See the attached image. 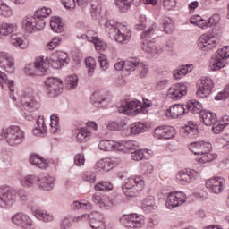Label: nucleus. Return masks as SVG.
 I'll return each instance as SVG.
<instances>
[{"label":"nucleus","mask_w":229,"mask_h":229,"mask_svg":"<svg viewBox=\"0 0 229 229\" xmlns=\"http://www.w3.org/2000/svg\"><path fill=\"white\" fill-rule=\"evenodd\" d=\"M23 72L25 76H30V77L38 76L34 64H27L23 68Z\"/></svg>","instance_id":"nucleus-60"},{"label":"nucleus","mask_w":229,"mask_h":229,"mask_svg":"<svg viewBox=\"0 0 229 229\" xmlns=\"http://www.w3.org/2000/svg\"><path fill=\"white\" fill-rule=\"evenodd\" d=\"M206 188L212 194H222L226 189V180L221 176L212 177L206 181Z\"/></svg>","instance_id":"nucleus-19"},{"label":"nucleus","mask_w":229,"mask_h":229,"mask_svg":"<svg viewBox=\"0 0 229 229\" xmlns=\"http://www.w3.org/2000/svg\"><path fill=\"white\" fill-rule=\"evenodd\" d=\"M32 135H34V137H39L40 139L47 135V125H46L44 116L40 115L38 117L36 125L32 129Z\"/></svg>","instance_id":"nucleus-35"},{"label":"nucleus","mask_w":229,"mask_h":229,"mask_svg":"<svg viewBox=\"0 0 229 229\" xmlns=\"http://www.w3.org/2000/svg\"><path fill=\"white\" fill-rule=\"evenodd\" d=\"M114 185L108 182H99L95 185V190L97 191H112Z\"/></svg>","instance_id":"nucleus-62"},{"label":"nucleus","mask_w":229,"mask_h":229,"mask_svg":"<svg viewBox=\"0 0 229 229\" xmlns=\"http://www.w3.org/2000/svg\"><path fill=\"white\" fill-rule=\"evenodd\" d=\"M16 180L21 187L23 189H31L35 183H37V180H38V176L36 174H26L23 173H20L16 175Z\"/></svg>","instance_id":"nucleus-28"},{"label":"nucleus","mask_w":229,"mask_h":229,"mask_svg":"<svg viewBox=\"0 0 229 229\" xmlns=\"http://www.w3.org/2000/svg\"><path fill=\"white\" fill-rule=\"evenodd\" d=\"M140 173L142 176H151L155 174V166L149 161L140 164Z\"/></svg>","instance_id":"nucleus-49"},{"label":"nucleus","mask_w":229,"mask_h":229,"mask_svg":"<svg viewBox=\"0 0 229 229\" xmlns=\"http://www.w3.org/2000/svg\"><path fill=\"white\" fill-rule=\"evenodd\" d=\"M85 65L88 78H92V76H94V72H96V59L93 57H87L85 59Z\"/></svg>","instance_id":"nucleus-51"},{"label":"nucleus","mask_w":229,"mask_h":229,"mask_svg":"<svg viewBox=\"0 0 229 229\" xmlns=\"http://www.w3.org/2000/svg\"><path fill=\"white\" fill-rule=\"evenodd\" d=\"M229 46L218 49L213 57L210 58L208 67L210 71H221L228 65Z\"/></svg>","instance_id":"nucleus-10"},{"label":"nucleus","mask_w":229,"mask_h":229,"mask_svg":"<svg viewBox=\"0 0 229 229\" xmlns=\"http://www.w3.org/2000/svg\"><path fill=\"white\" fill-rule=\"evenodd\" d=\"M117 111L119 114H123V115L135 117V115H139V114L142 113V102L139 100H124L121 103L120 106H118Z\"/></svg>","instance_id":"nucleus-12"},{"label":"nucleus","mask_w":229,"mask_h":229,"mask_svg":"<svg viewBox=\"0 0 229 229\" xmlns=\"http://www.w3.org/2000/svg\"><path fill=\"white\" fill-rule=\"evenodd\" d=\"M60 44H62V38L60 36H55L45 45V49L47 51H53V49H56Z\"/></svg>","instance_id":"nucleus-57"},{"label":"nucleus","mask_w":229,"mask_h":229,"mask_svg":"<svg viewBox=\"0 0 229 229\" xmlns=\"http://www.w3.org/2000/svg\"><path fill=\"white\" fill-rule=\"evenodd\" d=\"M49 7L43 6L36 11L34 15L29 14L21 20V28L26 33H35L46 28V18L52 13Z\"/></svg>","instance_id":"nucleus-2"},{"label":"nucleus","mask_w":229,"mask_h":229,"mask_svg":"<svg viewBox=\"0 0 229 229\" xmlns=\"http://www.w3.org/2000/svg\"><path fill=\"white\" fill-rule=\"evenodd\" d=\"M98 149L108 153H119V141L114 140H102L98 142Z\"/></svg>","instance_id":"nucleus-34"},{"label":"nucleus","mask_w":229,"mask_h":229,"mask_svg":"<svg viewBox=\"0 0 229 229\" xmlns=\"http://www.w3.org/2000/svg\"><path fill=\"white\" fill-rule=\"evenodd\" d=\"M176 136V130L173 126H158L154 130L155 139H163L169 140V139H174Z\"/></svg>","instance_id":"nucleus-27"},{"label":"nucleus","mask_w":229,"mask_h":229,"mask_svg":"<svg viewBox=\"0 0 229 229\" xmlns=\"http://www.w3.org/2000/svg\"><path fill=\"white\" fill-rule=\"evenodd\" d=\"M194 64H185L173 72L174 80H182L184 76H187L189 72H192Z\"/></svg>","instance_id":"nucleus-45"},{"label":"nucleus","mask_w":229,"mask_h":229,"mask_svg":"<svg viewBox=\"0 0 229 229\" xmlns=\"http://www.w3.org/2000/svg\"><path fill=\"white\" fill-rule=\"evenodd\" d=\"M187 108L191 114H199L201 115V112H203V106L196 100L188 102Z\"/></svg>","instance_id":"nucleus-55"},{"label":"nucleus","mask_w":229,"mask_h":229,"mask_svg":"<svg viewBox=\"0 0 229 229\" xmlns=\"http://www.w3.org/2000/svg\"><path fill=\"white\" fill-rule=\"evenodd\" d=\"M119 164H121V160L117 157L103 158L95 164L94 169L96 172L99 173V174H103L104 173H108V171H111L114 167H116Z\"/></svg>","instance_id":"nucleus-21"},{"label":"nucleus","mask_w":229,"mask_h":229,"mask_svg":"<svg viewBox=\"0 0 229 229\" xmlns=\"http://www.w3.org/2000/svg\"><path fill=\"white\" fill-rule=\"evenodd\" d=\"M214 89V81L210 77H202L197 81V98H207Z\"/></svg>","instance_id":"nucleus-20"},{"label":"nucleus","mask_w":229,"mask_h":229,"mask_svg":"<svg viewBox=\"0 0 229 229\" xmlns=\"http://www.w3.org/2000/svg\"><path fill=\"white\" fill-rule=\"evenodd\" d=\"M91 17L93 19H99L101 17V4L98 2L91 3Z\"/></svg>","instance_id":"nucleus-59"},{"label":"nucleus","mask_w":229,"mask_h":229,"mask_svg":"<svg viewBox=\"0 0 229 229\" xmlns=\"http://www.w3.org/2000/svg\"><path fill=\"white\" fill-rule=\"evenodd\" d=\"M15 85V81L9 79L4 72L0 71V87L3 90Z\"/></svg>","instance_id":"nucleus-50"},{"label":"nucleus","mask_w":229,"mask_h":229,"mask_svg":"<svg viewBox=\"0 0 229 229\" xmlns=\"http://www.w3.org/2000/svg\"><path fill=\"white\" fill-rule=\"evenodd\" d=\"M17 201V191L15 189L0 185V207L1 208H12Z\"/></svg>","instance_id":"nucleus-11"},{"label":"nucleus","mask_w":229,"mask_h":229,"mask_svg":"<svg viewBox=\"0 0 229 229\" xmlns=\"http://www.w3.org/2000/svg\"><path fill=\"white\" fill-rule=\"evenodd\" d=\"M45 87L50 98H58L64 91V81L56 77H49L45 81Z\"/></svg>","instance_id":"nucleus-15"},{"label":"nucleus","mask_w":229,"mask_h":229,"mask_svg":"<svg viewBox=\"0 0 229 229\" xmlns=\"http://www.w3.org/2000/svg\"><path fill=\"white\" fill-rule=\"evenodd\" d=\"M92 201L100 210H110L115 205L114 199L107 195H93Z\"/></svg>","instance_id":"nucleus-23"},{"label":"nucleus","mask_w":229,"mask_h":229,"mask_svg":"<svg viewBox=\"0 0 229 229\" xmlns=\"http://www.w3.org/2000/svg\"><path fill=\"white\" fill-rule=\"evenodd\" d=\"M144 187H146L144 177L140 175H132L123 180L122 190L125 198L131 200L133 198H137L140 192L144 191Z\"/></svg>","instance_id":"nucleus-6"},{"label":"nucleus","mask_w":229,"mask_h":229,"mask_svg":"<svg viewBox=\"0 0 229 229\" xmlns=\"http://www.w3.org/2000/svg\"><path fill=\"white\" fill-rule=\"evenodd\" d=\"M18 30L19 24L16 22L4 21L0 23V35L2 37H11Z\"/></svg>","instance_id":"nucleus-39"},{"label":"nucleus","mask_w":229,"mask_h":229,"mask_svg":"<svg viewBox=\"0 0 229 229\" xmlns=\"http://www.w3.org/2000/svg\"><path fill=\"white\" fill-rule=\"evenodd\" d=\"M121 225H123L125 228L139 229L142 228L145 225L144 216L137 213L130 215H122L119 218Z\"/></svg>","instance_id":"nucleus-13"},{"label":"nucleus","mask_w":229,"mask_h":229,"mask_svg":"<svg viewBox=\"0 0 229 229\" xmlns=\"http://www.w3.org/2000/svg\"><path fill=\"white\" fill-rule=\"evenodd\" d=\"M140 144L136 140H120L118 153H131L135 149H139Z\"/></svg>","instance_id":"nucleus-40"},{"label":"nucleus","mask_w":229,"mask_h":229,"mask_svg":"<svg viewBox=\"0 0 229 229\" xmlns=\"http://www.w3.org/2000/svg\"><path fill=\"white\" fill-rule=\"evenodd\" d=\"M76 38L78 40L91 42V44H94L96 51H106L108 45L105 40L98 38V34L90 29L89 23L80 21L76 24Z\"/></svg>","instance_id":"nucleus-5"},{"label":"nucleus","mask_w":229,"mask_h":229,"mask_svg":"<svg viewBox=\"0 0 229 229\" xmlns=\"http://www.w3.org/2000/svg\"><path fill=\"white\" fill-rule=\"evenodd\" d=\"M30 164H31V165H35V167H38L39 169H47V167H49L47 160L44 159V157L38 154L30 155Z\"/></svg>","instance_id":"nucleus-43"},{"label":"nucleus","mask_w":229,"mask_h":229,"mask_svg":"<svg viewBox=\"0 0 229 229\" xmlns=\"http://www.w3.org/2000/svg\"><path fill=\"white\" fill-rule=\"evenodd\" d=\"M190 24L197 26L199 30H208L212 28L211 33L201 35L198 41L199 49L204 53H210L217 49L219 46V38L223 35V27L221 26V16L218 13L213 14L208 19L199 14L190 18Z\"/></svg>","instance_id":"nucleus-1"},{"label":"nucleus","mask_w":229,"mask_h":229,"mask_svg":"<svg viewBox=\"0 0 229 229\" xmlns=\"http://www.w3.org/2000/svg\"><path fill=\"white\" fill-rule=\"evenodd\" d=\"M91 101L93 106L96 108H106L110 106V99L103 96V91L101 89H97L94 91Z\"/></svg>","instance_id":"nucleus-30"},{"label":"nucleus","mask_w":229,"mask_h":229,"mask_svg":"<svg viewBox=\"0 0 229 229\" xmlns=\"http://www.w3.org/2000/svg\"><path fill=\"white\" fill-rule=\"evenodd\" d=\"M9 44L17 49H28L30 42L28 39L21 37L17 33H13L9 37Z\"/></svg>","instance_id":"nucleus-37"},{"label":"nucleus","mask_w":229,"mask_h":229,"mask_svg":"<svg viewBox=\"0 0 229 229\" xmlns=\"http://www.w3.org/2000/svg\"><path fill=\"white\" fill-rule=\"evenodd\" d=\"M181 135L186 139H196L198 137V125L194 122H189L188 124L181 128Z\"/></svg>","instance_id":"nucleus-38"},{"label":"nucleus","mask_w":229,"mask_h":229,"mask_svg":"<svg viewBox=\"0 0 229 229\" xmlns=\"http://www.w3.org/2000/svg\"><path fill=\"white\" fill-rule=\"evenodd\" d=\"M148 128L149 125H148V123L135 122L131 124L129 129L124 131V135L126 137L140 135V133H144L145 131H148Z\"/></svg>","instance_id":"nucleus-31"},{"label":"nucleus","mask_w":229,"mask_h":229,"mask_svg":"<svg viewBox=\"0 0 229 229\" xmlns=\"http://www.w3.org/2000/svg\"><path fill=\"white\" fill-rule=\"evenodd\" d=\"M55 183H56V178L49 174L39 176L38 180L36 182L38 189H41V191H45L46 192H51V191L55 189Z\"/></svg>","instance_id":"nucleus-25"},{"label":"nucleus","mask_w":229,"mask_h":229,"mask_svg":"<svg viewBox=\"0 0 229 229\" xmlns=\"http://www.w3.org/2000/svg\"><path fill=\"white\" fill-rule=\"evenodd\" d=\"M33 214L37 219L43 221V223H51L54 219L53 214L46 210L36 209Z\"/></svg>","instance_id":"nucleus-46"},{"label":"nucleus","mask_w":229,"mask_h":229,"mask_svg":"<svg viewBox=\"0 0 229 229\" xmlns=\"http://www.w3.org/2000/svg\"><path fill=\"white\" fill-rule=\"evenodd\" d=\"M21 105L27 112H37V110L40 108V103H38L37 98L33 97L21 100Z\"/></svg>","instance_id":"nucleus-41"},{"label":"nucleus","mask_w":229,"mask_h":229,"mask_svg":"<svg viewBox=\"0 0 229 229\" xmlns=\"http://www.w3.org/2000/svg\"><path fill=\"white\" fill-rule=\"evenodd\" d=\"M50 132L53 134L60 133V118L56 114L50 115Z\"/></svg>","instance_id":"nucleus-52"},{"label":"nucleus","mask_w":229,"mask_h":229,"mask_svg":"<svg viewBox=\"0 0 229 229\" xmlns=\"http://www.w3.org/2000/svg\"><path fill=\"white\" fill-rule=\"evenodd\" d=\"M105 31L117 44H128L131 40V29L122 22L109 20L105 23Z\"/></svg>","instance_id":"nucleus-3"},{"label":"nucleus","mask_w":229,"mask_h":229,"mask_svg":"<svg viewBox=\"0 0 229 229\" xmlns=\"http://www.w3.org/2000/svg\"><path fill=\"white\" fill-rule=\"evenodd\" d=\"M11 222L20 228H30L33 226V220L25 213L19 212L12 216Z\"/></svg>","instance_id":"nucleus-26"},{"label":"nucleus","mask_w":229,"mask_h":229,"mask_svg":"<svg viewBox=\"0 0 229 229\" xmlns=\"http://www.w3.org/2000/svg\"><path fill=\"white\" fill-rule=\"evenodd\" d=\"M124 126H126L124 120L108 121L106 123V128L112 131H119Z\"/></svg>","instance_id":"nucleus-56"},{"label":"nucleus","mask_w":229,"mask_h":229,"mask_svg":"<svg viewBox=\"0 0 229 229\" xmlns=\"http://www.w3.org/2000/svg\"><path fill=\"white\" fill-rule=\"evenodd\" d=\"M92 138V131L87 127H81L80 129H74L72 131L71 139L73 142L85 143L89 142Z\"/></svg>","instance_id":"nucleus-24"},{"label":"nucleus","mask_w":229,"mask_h":229,"mask_svg":"<svg viewBox=\"0 0 229 229\" xmlns=\"http://www.w3.org/2000/svg\"><path fill=\"white\" fill-rule=\"evenodd\" d=\"M131 65V72L139 74L140 78H146L149 72V64L147 62L140 61L138 58H131L127 63V66Z\"/></svg>","instance_id":"nucleus-17"},{"label":"nucleus","mask_w":229,"mask_h":229,"mask_svg":"<svg viewBox=\"0 0 229 229\" xmlns=\"http://www.w3.org/2000/svg\"><path fill=\"white\" fill-rule=\"evenodd\" d=\"M131 158L134 162H140V160H144L142 149L136 148L134 151L131 152Z\"/></svg>","instance_id":"nucleus-64"},{"label":"nucleus","mask_w":229,"mask_h":229,"mask_svg":"<svg viewBox=\"0 0 229 229\" xmlns=\"http://www.w3.org/2000/svg\"><path fill=\"white\" fill-rule=\"evenodd\" d=\"M155 33H157V25L153 24L141 34V50L148 58H152L153 60L159 58L160 55L164 53V45L155 43V41L149 39L154 37Z\"/></svg>","instance_id":"nucleus-4"},{"label":"nucleus","mask_w":229,"mask_h":229,"mask_svg":"<svg viewBox=\"0 0 229 229\" xmlns=\"http://www.w3.org/2000/svg\"><path fill=\"white\" fill-rule=\"evenodd\" d=\"M187 89L185 82L174 83L167 89L166 96L173 101H180L183 96H187Z\"/></svg>","instance_id":"nucleus-18"},{"label":"nucleus","mask_w":229,"mask_h":229,"mask_svg":"<svg viewBox=\"0 0 229 229\" xmlns=\"http://www.w3.org/2000/svg\"><path fill=\"white\" fill-rule=\"evenodd\" d=\"M0 17L4 19H11V17H13V8L3 0H0Z\"/></svg>","instance_id":"nucleus-47"},{"label":"nucleus","mask_w":229,"mask_h":229,"mask_svg":"<svg viewBox=\"0 0 229 229\" xmlns=\"http://www.w3.org/2000/svg\"><path fill=\"white\" fill-rule=\"evenodd\" d=\"M80 79L76 74H70L65 77L64 84L67 90H76Z\"/></svg>","instance_id":"nucleus-48"},{"label":"nucleus","mask_w":229,"mask_h":229,"mask_svg":"<svg viewBox=\"0 0 229 229\" xmlns=\"http://www.w3.org/2000/svg\"><path fill=\"white\" fill-rule=\"evenodd\" d=\"M158 206L157 205V199L153 196L147 197L141 203V209L147 214L149 212H153V210H157Z\"/></svg>","instance_id":"nucleus-42"},{"label":"nucleus","mask_w":229,"mask_h":229,"mask_svg":"<svg viewBox=\"0 0 229 229\" xmlns=\"http://www.w3.org/2000/svg\"><path fill=\"white\" fill-rule=\"evenodd\" d=\"M114 4L122 13H126V11L131 8L133 0H114Z\"/></svg>","instance_id":"nucleus-54"},{"label":"nucleus","mask_w":229,"mask_h":229,"mask_svg":"<svg viewBox=\"0 0 229 229\" xmlns=\"http://www.w3.org/2000/svg\"><path fill=\"white\" fill-rule=\"evenodd\" d=\"M130 60L118 59L114 64L115 71H123L126 74H131V65L128 66Z\"/></svg>","instance_id":"nucleus-53"},{"label":"nucleus","mask_w":229,"mask_h":229,"mask_svg":"<svg viewBox=\"0 0 229 229\" xmlns=\"http://www.w3.org/2000/svg\"><path fill=\"white\" fill-rule=\"evenodd\" d=\"M189 150L198 155L196 162L198 164H207V162H212L217 158V154L210 153L212 151V144L207 141H195L189 145Z\"/></svg>","instance_id":"nucleus-7"},{"label":"nucleus","mask_w":229,"mask_h":229,"mask_svg":"<svg viewBox=\"0 0 229 229\" xmlns=\"http://www.w3.org/2000/svg\"><path fill=\"white\" fill-rule=\"evenodd\" d=\"M186 114L185 106L182 104H174L165 110V115L168 119H180Z\"/></svg>","instance_id":"nucleus-33"},{"label":"nucleus","mask_w":229,"mask_h":229,"mask_svg":"<svg viewBox=\"0 0 229 229\" xmlns=\"http://www.w3.org/2000/svg\"><path fill=\"white\" fill-rule=\"evenodd\" d=\"M72 221L73 223L87 222L91 229H106L105 216L99 211H92L89 214L73 216Z\"/></svg>","instance_id":"nucleus-9"},{"label":"nucleus","mask_w":229,"mask_h":229,"mask_svg":"<svg viewBox=\"0 0 229 229\" xmlns=\"http://www.w3.org/2000/svg\"><path fill=\"white\" fill-rule=\"evenodd\" d=\"M163 6L165 10L171 12V10H174L178 6V0H163Z\"/></svg>","instance_id":"nucleus-63"},{"label":"nucleus","mask_w":229,"mask_h":229,"mask_svg":"<svg viewBox=\"0 0 229 229\" xmlns=\"http://www.w3.org/2000/svg\"><path fill=\"white\" fill-rule=\"evenodd\" d=\"M68 56L67 53L62 50L53 52L48 57L49 67L52 66L53 69L57 70L62 69L67 64Z\"/></svg>","instance_id":"nucleus-22"},{"label":"nucleus","mask_w":229,"mask_h":229,"mask_svg":"<svg viewBox=\"0 0 229 229\" xmlns=\"http://www.w3.org/2000/svg\"><path fill=\"white\" fill-rule=\"evenodd\" d=\"M199 178V172L194 169H184L179 171L175 175V182L179 185H191Z\"/></svg>","instance_id":"nucleus-16"},{"label":"nucleus","mask_w":229,"mask_h":229,"mask_svg":"<svg viewBox=\"0 0 229 229\" xmlns=\"http://www.w3.org/2000/svg\"><path fill=\"white\" fill-rule=\"evenodd\" d=\"M1 135L7 146H10L11 148L22 146V144H24V140H26V131L18 125H10L3 128Z\"/></svg>","instance_id":"nucleus-8"},{"label":"nucleus","mask_w":229,"mask_h":229,"mask_svg":"<svg viewBox=\"0 0 229 229\" xmlns=\"http://www.w3.org/2000/svg\"><path fill=\"white\" fill-rule=\"evenodd\" d=\"M0 69L6 71V72H13L15 71V61L8 52L0 51Z\"/></svg>","instance_id":"nucleus-29"},{"label":"nucleus","mask_w":229,"mask_h":229,"mask_svg":"<svg viewBox=\"0 0 229 229\" xmlns=\"http://www.w3.org/2000/svg\"><path fill=\"white\" fill-rule=\"evenodd\" d=\"M50 28L54 33L62 34L65 33L67 30V25L65 24V20L59 16H52L50 18Z\"/></svg>","instance_id":"nucleus-36"},{"label":"nucleus","mask_w":229,"mask_h":229,"mask_svg":"<svg viewBox=\"0 0 229 229\" xmlns=\"http://www.w3.org/2000/svg\"><path fill=\"white\" fill-rule=\"evenodd\" d=\"M33 63L38 76H44L49 71V57L38 55Z\"/></svg>","instance_id":"nucleus-32"},{"label":"nucleus","mask_w":229,"mask_h":229,"mask_svg":"<svg viewBox=\"0 0 229 229\" xmlns=\"http://www.w3.org/2000/svg\"><path fill=\"white\" fill-rule=\"evenodd\" d=\"M146 24H147L146 15L140 14L138 17V21L135 24V30H137V31H142V30L146 28Z\"/></svg>","instance_id":"nucleus-61"},{"label":"nucleus","mask_w":229,"mask_h":229,"mask_svg":"<svg viewBox=\"0 0 229 229\" xmlns=\"http://www.w3.org/2000/svg\"><path fill=\"white\" fill-rule=\"evenodd\" d=\"M200 117L205 126H212L213 124H216L217 121V115L208 110H202L200 112Z\"/></svg>","instance_id":"nucleus-44"},{"label":"nucleus","mask_w":229,"mask_h":229,"mask_svg":"<svg viewBox=\"0 0 229 229\" xmlns=\"http://www.w3.org/2000/svg\"><path fill=\"white\" fill-rule=\"evenodd\" d=\"M187 203V194L182 191H171L167 194L165 207L168 210H174Z\"/></svg>","instance_id":"nucleus-14"},{"label":"nucleus","mask_w":229,"mask_h":229,"mask_svg":"<svg viewBox=\"0 0 229 229\" xmlns=\"http://www.w3.org/2000/svg\"><path fill=\"white\" fill-rule=\"evenodd\" d=\"M98 64L100 65L101 71H108L110 69V64L108 63V57L104 54H100L98 57Z\"/></svg>","instance_id":"nucleus-58"}]
</instances>
